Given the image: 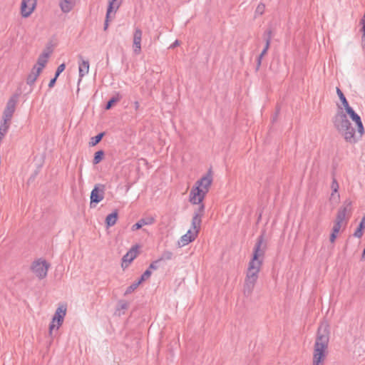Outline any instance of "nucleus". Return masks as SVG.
Instances as JSON below:
<instances>
[{
    "instance_id": "nucleus-27",
    "label": "nucleus",
    "mask_w": 365,
    "mask_h": 365,
    "mask_svg": "<svg viewBox=\"0 0 365 365\" xmlns=\"http://www.w3.org/2000/svg\"><path fill=\"white\" fill-rule=\"evenodd\" d=\"M267 51H268L267 49L264 48L263 50L262 51V52L260 53V54L257 58V63H256V68H255L256 71H259V69L261 66L262 59L267 54Z\"/></svg>"
},
{
    "instance_id": "nucleus-29",
    "label": "nucleus",
    "mask_w": 365,
    "mask_h": 365,
    "mask_svg": "<svg viewBox=\"0 0 365 365\" xmlns=\"http://www.w3.org/2000/svg\"><path fill=\"white\" fill-rule=\"evenodd\" d=\"M336 93H337L344 108L345 106H346L347 105H349V103H348L344 94L343 93V92L341 91L340 88H336Z\"/></svg>"
},
{
    "instance_id": "nucleus-44",
    "label": "nucleus",
    "mask_w": 365,
    "mask_h": 365,
    "mask_svg": "<svg viewBox=\"0 0 365 365\" xmlns=\"http://www.w3.org/2000/svg\"><path fill=\"white\" fill-rule=\"evenodd\" d=\"M351 206V201L350 200H346L344 202V205L341 207H346V210L348 207H350Z\"/></svg>"
},
{
    "instance_id": "nucleus-19",
    "label": "nucleus",
    "mask_w": 365,
    "mask_h": 365,
    "mask_svg": "<svg viewBox=\"0 0 365 365\" xmlns=\"http://www.w3.org/2000/svg\"><path fill=\"white\" fill-rule=\"evenodd\" d=\"M41 72L39 70L36 69V65L32 68L31 73L28 75L26 78V83L32 86L34 85L37 78L40 75Z\"/></svg>"
},
{
    "instance_id": "nucleus-31",
    "label": "nucleus",
    "mask_w": 365,
    "mask_h": 365,
    "mask_svg": "<svg viewBox=\"0 0 365 365\" xmlns=\"http://www.w3.org/2000/svg\"><path fill=\"white\" fill-rule=\"evenodd\" d=\"M14 113H13L10 110H8L6 108H5V109L3 112V116H2L3 120L11 121Z\"/></svg>"
},
{
    "instance_id": "nucleus-26",
    "label": "nucleus",
    "mask_w": 365,
    "mask_h": 365,
    "mask_svg": "<svg viewBox=\"0 0 365 365\" xmlns=\"http://www.w3.org/2000/svg\"><path fill=\"white\" fill-rule=\"evenodd\" d=\"M105 157V152L103 150H99L94 153L93 164L97 165L100 163Z\"/></svg>"
},
{
    "instance_id": "nucleus-5",
    "label": "nucleus",
    "mask_w": 365,
    "mask_h": 365,
    "mask_svg": "<svg viewBox=\"0 0 365 365\" xmlns=\"http://www.w3.org/2000/svg\"><path fill=\"white\" fill-rule=\"evenodd\" d=\"M66 305L59 306L52 318V322L49 324V336L52 337L53 329L56 327L58 329L63 324L64 317L66 314Z\"/></svg>"
},
{
    "instance_id": "nucleus-15",
    "label": "nucleus",
    "mask_w": 365,
    "mask_h": 365,
    "mask_svg": "<svg viewBox=\"0 0 365 365\" xmlns=\"http://www.w3.org/2000/svg\"><path fill=\"white\" fill-rule=\"evenodd\" d=\"M198 233L197 230L194 232L189 230L186 234L181 237L180 242H178L179 247L185 246L190 242H193L197 237Z\"/></svg>"
},
{
    "instance_id": "nucleus-51",
    "label": "nucleus",
    "mask_w": 365,
    "mask_h": 365,
    "mask_svg": "<svg viewBox=\"0 0 365 365\" xmlns=\"http://www.w3.org/2000/svg\"><path fill=\"white\" fill-rule=\"evenodd\" d=\"M2 137H3V136H1V135L0 136V140L2 139Z\"/></svg>"
},
{
    "instance_id": "nucleus-18",
    "label": "nucleus",
    "mask_w": 365,
    "mask_h": 365,
    "mask_svg": "<svg viewBox=\"0 0 365 365\" xmlns=\"http://www.w3.org/2000/svg\"><path fill=\"white\" fill-rule=\"evenodd\" d=\"M82 62L79 63V77L81 78L83 77L86 73H88L89 70V62L88 61H85L83 59V56L81 55H78V56ZM81 81V79H79V82Z\"/></svg>"
},
{
    "instance_id": "nucleus-10",
    "label": "nucleus",
    "mask_w": 365,
    "mask_h": 365,
    "mask_svg": "<svg viewBox=\"0 0 365 365\" xmlns=\"http://www.w3.org/2000/svg\"><path fill=\"white\" fill-rule=\"evenodd\" d=\"M37 0H22L21 4V14L24 18H28L36 7Z\"/></svg>"
},
{
    "instance_id": "nucleus-49",
    "label": "nucleus",
    "mask_w": 365,
    "mask_h": 365,
    "mask_svg": "<svg viewBox=\"0 0 365 365\" xmlns=\"http://www.w3.org/2000/svg\"><path fill=\"white\" fill-rule=\"evenodd\" d=\"M365 259V255H364V252H362L361 257V261H364Z\"/></svg>"
},
{
    "instance_id": "nucleus-3",
    "label": "nucleus",
    "mask_w": 365,
    "mask_h": 365,
    "mask_svg": "<svg viewBox=\"0 0 365 365\" xmlns=\"http://www.w3.org/2000/svg\"><path fill=\"white\" fill-rule=\"evenodd\" d=\"M333 123L336 130L344 138L346 143L355 144L361 140L364 133H360L357 130L356 132L347 118V115L342 110L339 111L333 118Z\"/></svg>"
},
{
    "instance_id": "nucleus-32",
    "label": "nucleus",
    "mask_w": 365,
    "mask_h": 365,
    "mask_svg": "<svg viewBox=\"0 0 365 365\" xmlns=\"http://www.w3.org/2000/svg\"><path fill=\"white\" fill-rule=\"evenodd\" d=\"M339 187V185L337 180H336L335 178H333V180L331 185V188L332 190L331 198H332L334 196V194L338 193Z\"/></svg>"
},
{
    "instance_id": "nucleus-50",
    "label": "nucleus",
    "mask_w": 365,
    "mask_h": 365,
    "mask_svg": "<svg viewBox=\"0 0 365 365\" xmlns=\"http://www.w3.org/2000/svg\"><path fill=\"white\" fill-rule=\"evenodd\" d=\"M364 255H365V247H364Z\"/></svg>"
},
{
    "instance_id": "nucleus-24",
    "label": "nucleus",
    "mask_w": 365,
    "mask_h": 365,
    "mask_svg": "<svg viewBox=\"0 0 365 365\" xmlns=\"http://www.w3.org/2000/svg\"><path fill=\"white\" fill-rule=\"evenodd\" d=\"M202 217L199 216L197 213H194L192 219V227L196 231L198 230V232L200 230V225L202 222Z\"/></svg>"
},
{
    "instance_id": "nucleus-22",
    "label": "nucleus",
    "mask_w": 365,
    "mask_h": 365,
    "mask_svg": "<svg viewBox=\"0 0 365 365\" xmlns=\"http://www.w3.org/2000/svg\"><path fill=\"white\" fill-rule=\"evenodd\" d=\"M365 230V215L361 220L356 230H355L354 233L353 234V236L357 238H361L363 235Z\"/></svg>"
},
{
    "instance_id": "nucleus-16",
    "label": "nucleus",
    "mask_w": 365,
    "mask_h": 365,
    "mask_svg": "<svg viewBox=\"0 0 365 365\" xmlns=\"http://www.w3.org/2000/svg\"><path fill=\"white\" fill-rule=\"evenodd\" d=\"M155 222V219L153 217H148L145 218H141L138 220L135 224H134L132 227V231L138 230L142 228L144 225H152Z\"/></svg>"
},
{
    "instance_id": "nucleus-46",
    "label": "nucleus",
    "mask_w": 365,
    "mask_h": 365,
    "mask_svg": "<svg viewBox=\"0 0 365 365\" xmlns=\"http://www.w3.org/2000/svg\"><path fill=\"white\" fill-rule=\"evenodd\" d=\"M128 266H129V264L128 262H123V261H122L121 267L123 270H125L126 268H128Z\"/></svg>"
},
{
    "instance_id": "nucleus-48",
    "label": "nucleus",
    "mask_w": 365,
    "mask_h": 365,
    "mask_svg": "<svg viewBox=\"0 0 365 365\" xmlns=\"http://www.w3.org/2000/svg\"><path fill=\"white\" fill-rule=\"evenodd\" d=\"M134 107H135V110H138L140 108V103L138 101H135L134 102Z\"/></svg>"
},
{
    "instance_id": "nucleus-25",
    "label": "nucleus",
    "mask_w": 365,
    "mask_h": 365,
    "mask_svg": "<svg viewBox=\"0 0 365 365\" xmlns=\"http://www.w3.org/2000/svg\"><path fill=\"white\" fill-rule=\"evenodd\" d=\"M105 135H106L105 132H101L98 134H97L96 136L92 137L89 142V145L91 147H93V146H95L97 144H98L102 140V139L105 136Z\"/></svg>"
},
{
    "instance_id": "nucleus-12",
    "label": "nucleus",
    "mask_w": 365,
    "mask_h": 365,
    "mask_svg": "<svg viewBox=\"0 0 365 365\" xmlns=\"http://www.w3.org/2000/svg\"><path fill=\"white\" fill-rule=\"evenodd\" d=\"M346 213V207H339L336 220L334 223L331 232L339 233L341 227V223L344 220Z\"/></svg>"
},
{
    "instance_id": "nucleus-6",
    "label": "nucleus",
    "mask_w": 365,
    "mask_h": 365,
    "mask_svg": "<svg viewBox=\"0 0 365 365\" xmlns=\"http://www.w3.org/2000/svg\"><path fill=\"white\" fill-rule=\"evenodd\" d=\"M106 185L103 184L95 185L91 192L90 196V207L93 208L96 206L104 198Z\"/></svg>"
},
{
    "instance_id": "nucleus-8",
    "label": "nucleus",
    "mask_w": 365,
    "mask_h": 365,
    "mask_svg": "<svg viewBox=\"0 0 365 365\" xmlns=\"http://www.w3.org/2000/svg\"><path fill=\"white\" fill-rule=\"evenodd\" d=\"M48 267L49 264L46 260L39 259L32 263L31 269L40 279H42L46 277Z\"/></svg>"
},
{
    "instance_id": "nucleus-52",
    "label": "nucleus",
    "mask_w": 365,
    "mask_h": 365,
    "mask_svg": "<svg viewBox=\"0 0 365 365\" xmlns=\"http://www.w3.org/2000/svg\"><path fill=\"white\" fill-rule=\"evenodd\" d=\"M2 137H3V136H1V135L0 136V140L2 139Z\"/></svg>"
},
{
    "instance_id": "nucleus-13",
    "label": "nucleus",
    "mask_w": 365,
    "mask_h": 365,
    "mask_svg": "<svg viewBox=\"0 0 365 365\" xmlns=\"http://www.w3.org/2000/svg\"><path fill=\"white\" fill-rule=\"evenodd\" d=\"M143 32L140 29L135 28L133 34V52L135 55H139L141 53V40Z\"/></svg>"
},
{
    "instance_id": "nucleus-43",
    "label": "nucleus",
    "mask_w": 365,
    "mask_h": 365,
    "mask_svg": "<svg viewBox=\"0 0 365 365\" xmlns=\"http://www.w3.org/2000/svg\"><path fill=\"white\" fill-rule=\"evenodd\" d=\"M279 111H280V108L277 107L276 108V111H275V113L274 115V116L272 117V123L275 122L277 120V116L279 113Z\"/></svg>"
},
{
    "instance_id": "nucleus-41",
    "label": "nucleus",
    "mask_w": 365,
    "mask_h": 365,
    "mask_svg": "<svg viewBox=\"0 0 365 365\" xmlns=\"http://www.w3.org/2000/svg\"><path fill=\"white\" fill-rule=\"evenodd\" d=\"M338 233L331 232L329 236V240L331 243H334L337 237Z\"/></svg>"
},
{
    "instance_id": "nucleus-23",
    "label": "nucleus",
    "mask_w": 365,
    "mask_h": 365,
    "mask_svg": "<svg viewBox=\"0 0 365 365\" xmlns=\"http://www.w3.org/2000/svg\"><path fill=\"white\" fill-rule=\"evenodd\" d=\"M60 6L63 12L68 13L71 11L73 7V3L71 0H61Z\"/></svg>"
},
{
    "instance_id": "nucleus-7",
    "label": "nucleus",
    "mask_w": 365,
    "mask_h": 365,
    "mask_svg": "<svg viewBox=\"0 0 365 365\" xmlns=\"http://www.w3.org/2000/svg\"><path fill=\"white\" fill-rule=\"evenodd\" d=\"M121 5V1L117 2V0H108V5L107 7L106 19L104 22L103 31H106L108 30L109 22L112 21V19L115 16V14L117 10L119 9Z\"/></svg>"
},
{
    "instance_id": "nucleus-39",
    "label": "nucleus",
    "mask_w": 365,
    "mask_h": 365,
    "mask_svg": "<svg viewBox=\"0 0 365 365\" xmlns=\"http://www.w3.org/2000/svg\"><path fill=\"white\" fill-rule=\"evenodd\" d=\"M264 9H265L264 4L261 3L257 6L255 12L259 15H262L264 12Z\"/></svg>"
},
{
    "instance_id": "nucleus-33",
    "label": "nucleus",
    "mask_w": 365,
    "mask_h": 365,
    "mask_svg": "<svg viewBox=\"0 0 365 365\" xmlns=\"http://www.w3.org/2000/svg\"><path fill=\"white\" fill-rule=\"evenodd\" d=\"M152 274L151 270H149V269H147L143 274L140 276V277L138 279V282L139 284L143 283L144 281L148 279Z\"/></svg>"
},
{
    "instance_id": "nucleus-47",
    "label": "nucleus",
    "mask_w": 365,
    "mask_h": 365,
    "mask_svg": "<svg viewBox=\"0 0 365 365\" xmlns=\"http://www.w3.org/2000/svg\"><path fill=\"white\" fill-rule=\"evenodd\" d=\"M265 41V46L264 48L268 50L269 48L271 41Z\"/></svg>"
},
{
    "instance_id": "nucleus-20",
    "label": "nucleus",
    "mask_w": 365,
    "mask_h": 365,
    "mask_svg": "<svg viewBox=\"0 0 365 365\" xmlns=\"http://www.w3.org/2000/svg\"><path fill=\"white\" fill-rule=\"evenodd\" d=\"M122 98V96L117 93L115 96H112L106 103L105 110H110Z\"/></svg>"
},
{
    "instance_id": "nucleus-45",
    "label": "nucleus",
    "mask_w": 365,
    "mask_h": 365,
    "mask_svg": "<svg viewBox=\"0 0 365 365\" xmlns=\"http://www.w3.org/2000/svg\"><path fill=\"white\" fill-rule=\"evenodd\" d=\"M180 43V41L179 40H175V41L172 45H170V48H174L176 46H179Z\"/></svg>"
},
{
    "instance_id": "nucleus-14",
    "label": "nucleus",
    "mask_w": 365,
    "mask_h": 365,
    "mask_svg": "<svg viewBox=\"0 0 365 365\" xmlns=\"http://www.w3.org/2000/svg\"><path fill=\"white\" fill-rule=\"evenodd\" d=\"M140 248V245L136 244L133 245L129 251L123 255L122 257V261L123 262H128L129 264L138 257L140 253L139 249Z\"/></svg>"
},
{
    "instance_id": "nucleus-21",
    "label": "nucleus",
    "mask_w": 365,
    "mask_h": 365,
    "mask_svg": "<svg viewBox=\"0 0 365 365\" xmlns=\"http://www.w3.org/2000/svg\"><path fill=\"white\" fill-rule=\"evenodd\" d=\"M19 97V94L15 93L14 94L8 101L6 108L8 110H10L13 113L15 112L16 110V106L18 102V98Z\"/></svg>"
},
{
    "instance_id": "nucleus-30",
    "label": "nucleus",
    "mask_w": 365,
    "mask_h": 365,
    "mask_svg": "<svg viewBox=\"0 0 365 365\" xmlns=\"http://www.w3.org/2000/svg\"><path fill=\"white\" fill-rule=\"evenodd\" d=\"M140 284L138 283V282H135L132 284H130L129 287H127L124 296L128 295L131 294L133 292H134L140 285Z\"/></svg>"
},
{
    "instance_id": "nucleus-42",
    "label": "nucleus",
    "mask_w": 365,
    "mask_h": 365,
    "mask_svg": "<svg viewBox=\"0 0 365 365\" xmlns=\"http://www.w3.org/2000/svg\"><path fill=\"white\" fill-rule=\"evenodd\" d=\"M57 78H56V76H54V77H53V78H52L50 80V81H49V83H48V87H49V88H53V87L55 86V84H56V81H57Z\"/></svg>"
},
{
    "instance_id": "nucleus-2",
    "label": "nucleus",
    "mask_w": 365,
    "mask_h": 365,
    "mask_svg": "<svg viewBox=\"0 0 365 365\" xmlns=\"http://www.w3.org/2000/svg\"><path fill=\"white\" fill-rule=\"evenodd\" d=\"M329 326L328 324H321L318 327L316 340L314 346L312 365H324L328 354L329 341Z\"/></svg>"
},
{
    "instance_id": "nucleus-28",
    "label": "nucleus",
    "mask_w": 365,
    "mask_h": 365,
    "mask_svg": "<svg viewBox=\"0 0 365 365\" xmlns=\"http://www.w3.org/2000/svg\"><path fill=\"white\" fill-rule=\"evenodd\" d=\"M10 122L11 121H4L3 120V122L1 123V125H0V135L1 136H4L6 132L8 131L9 128V125H10Z\"/></svg>"
},
{
    "instance_id": "nucleus-37",
    "label": "nucleus",
    "mask_w": 365,
    "mask_h": 365,
    "mask_svg": "<svg viewBox=\"0 0 365 365\" xmlns=\"http://www.w3.org/2000/svg\"><path fill=\"white\" fill-rule=\"evenodd\" d=\"M272 38V30L271 28L267 29L263 34V38L264 41H271Z\"/></svg>"
},
{
    "instance_id": "nucleus-35",
    "label": "nucleus",
    "mask_w": 365,
    "mask_h": 365,
    "mask_svg": "<svg viewBox=\"0 0 365 365\" xmlns=\"http://www.w3.org/2000/svg\"><path fill=\"white\" fill-rule=\"evenodd\" d=\"M129 307V303L125 300L120 299L118 302L117 310L127 309Z\"/></svg>"
},
{
    "instance_id": "nucleus-17",
    "label": "nucleus",
    "mask_w": 365,
    "mask_h": 365,
    "mask_svg": "<svg viewBox=\"0 0 365 365\" xmlns=\"http://www.w3.org/2000/svg\"><path fill=\"white\" fill-rule=\"evenodd\" d=\"M118 219V211L115 210L113 212L108 215L105 220L106 227L107 228L113 226Z\"/></svg>"
},
{
    "instance_id": "nucleus-4",
    "label": "nucleus",
    "mask_w": 365,
    "mask_h": 365,
    "mask_svg": "<svg viewBox=\"0 0 365 365\" xmlns=\"http://www.w3.org/2000/svg\"><path fill=\"white\" fill-rule=\"evenodd\" d=\"M212 182V169L210 168L207 173L200 179L197 180L192 187L189 202L191 204L200 203L203 201Z\"/></svg>"
},
{
    "instance_id": "nucleus-36",
    "label": "nucleus",
    "mask_w": 365,
    "mask_h": 365,
    "mask_svg": "<svg viewBox=\"0 0 365 365\" xmlns=\"http://www.w3.org/2000/svg\"><path fill=\"white\" fill-rule=\"evenodd\" d=\"M173 252L168 250H165L162 254L161 257L159 258L160 261L162 260H169L171 259L173 257Z\"/></svg>"
},
{
    "instance_id": "nucleus-40",
    "label": "nucleus",
    "mask_w": 365,
    "mask_h": 365,
    "mask_svg": "<svg viewBox=\"0 0 365 365\" xmlns=\"http://www.w3.org/2000/svg\"><path fill=\"white\" fill-rule=\"evenodd\" d=\"M160 262V259H159L155 260V261H154V262H153L150 264V266L148 267L149 270H150V269H154V270L157 269L158 268V266L157 265V264L159 263Z\"/></svg>"
},
{
    "instance_id": "nucleus-11",
    "label": "nucleus",
    "mask_w": 365,
    "mask_h": 365,
    "mask_svg": "<svg viewBox=\"0 0 365 365\" xmlns=\"http://www.w3.org/2000/svg\"><path fill=\"white\" fill-rule=\"evenodd\" d=\"M53 52V49L51 46H47L46 50H44L42 53L40 54L37 59V64L38 65V67L36 66V70H39L40 72H42L43 68L46 66L48 58H49L50 55Z\"/></svg>"
},
{
    "instance_id": "nucleus-38",
    "label": "nucleus",
    "mask_w": 365,
    "mask_h": 365,
    "mask_svg": "<svg viewBox=\"0 0 365 365\" xmlns=\"http://www.w3.org/2000/svg\"><path fill=\"white\" fill-rule=\"evenodd\" d=\"M65 68L66 64L64 63L60 64L55 72L54 76H56V78H58L59 75L65 70Z\"/></svg>"
},
{
    "instance_id": "nucleus-34",
    "label": "nucleus",
    "mask_w": 365,
    "mask_h": 365,
    "mask_svg": "<svg viewBox=\"0 0 365 365\" xmlns=\"http://www.w3.org/2000/svg\"><path fill=\"white\" fill-rule=\"evenodd\" d=\"M195 205H198V207L195 210L194 213H197L199 216H201L202 217L205 214V205L202 202H200V203H196Z\"/></svg>"
},
{
    "instance_id": "nucleus-9",
    "label": "nucleus",
    "mask_w": 365,
    "mask_h": 365,
    "mask_svg": "<svg viewBox=\"0 0 365 365\" xmlns=\"http://www.w3.org/2000/svg\"><path fill=\"white\" fill-rule=\"evenodd\" d=\"M346 114L349 115L352 121L355 123L357 131L359 133H365L364 127L361 121V117L354 111V110L349 105L344 107Z\"/></svg>"
},
{
    "instance_id": "nucleus-1",
    "label": "nucleus",
    "mask_w": 365,
    "mask_h": 365,
    "mask_svg": "<svg viewBox=\"0 0 365 365\" xmlns=\"http://www.w3.org/2000/svg\"><path fill=\"white\" fill-rule=\"evenodd\" d=\"M265 230L257 237L255 245L252 256L249 262L246 278L244 284V294L250 297L254 289L258 279V273L262 265L264 256L267 249V242L264 240Z\"/></svg>"
}]
</instances>
